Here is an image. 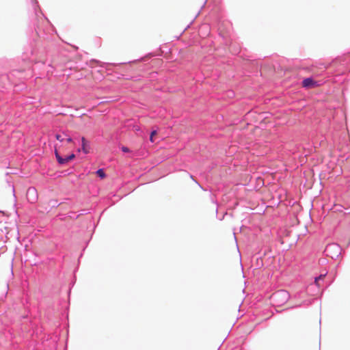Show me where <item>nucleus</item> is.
Segmentation results:
<instances>
[{
    "mask_svg": "<svg viewBox=\"0 0 350 350\" xmlns=\"http://www.w3.org/2000/svg\"><path fill=\"white\" fill-rule=\"evenodd\" d=\"M66 141H67V142H68V143H71V142H72V138H71V137H68V138H67V139H66Z\"/></svg>",
    "mask_w": 350,
    "mask_h": 350,
    "instance_id": "14",
    "label": "nucleus"
},
{
    "mask_svg": "<svg viewBox=\"0 0 350 350\" xmlns=\"http://www.w3.org/2000/svg\"><path fill=\"white\" fill-rule=\"evenodd\" d=\"M122 150L124 152H129V149L127 147H124V146H123V147L122 148Z\"/></svg>",
    "mask_w": 350,
    "mask_h": 350,
    "instance_id": "10",
    "label": "nucleus"
},
{
    "mask_svg": "<svg viewBox=\"0 0 350 350\" xmlns=\"http://www.w3.org/2000/svg\"><path fill=\"white\" fill-rule=\"evenodd\" d=\"M133 130H134L135 131H139V126H133Z\"/></svg>",
    "mask_w": 350,
    "mask_h": 350,
    "instance_id": "13",
    "label": "nucleus"
},
{
    "mask_svg": "<svg viewBox=\"0 0 350 350\" xmlns=\"http://www.w3.org/2000/svg\"><path fill=\"white\" fill-rule=\"evenodd\" d=\"M317 85V82L311 78H306L302 81V86L306 88H314Z\"/></svg>",
    "mask_w": 350,
    "mask_h": 350,
    "instance_id": "2",
    "label": "nucleus"
},
{
    "mask_svg": "<svg viewBox=\"0 0 350 350\" xmlns=\"http://www.w3.org/2000/svg\"><path fill=\"white\" fill-rule=\"evenodd\" d=\"M96 174H98V176H100L102 178L105 177V172H104L103 169L98 170L96 171Z\"/></svg>",
    "mask_w": 350,
    "mask_h": 350,
    "instance_id": "7",
    "label": "nucleus"
},
{
    "mask_svg": "<svg viewBox=\"0 0 350 350\" xmlns=\"http://www.w3.org/2000/svg\"><path fill=\"white\" fill-rule=\"evenodd\" d=\"M55 154L56 157V159L59 164H64V160L62 157H60L58 150L56 147H55Z\"/></svg>",
    "mask_w": 350,
    "mask_h": 350,
    "instance_id": "5",
    "label": "nucleus"
},
{
    "mask_svg": "<svg viewBox=\"0 0 350 350\" xmlns=\"http://www.w3.org/2000/svg\"><path fill=\"white\" fill-rule=\"evenodd\" d=\"M55 138H56L57 140L60 141V142H62V141L64 140V139L62 137V136H61L60 135H59V134H57V135H55Z\"/></svg>",
    "mask_w": 350,
    "mask_h": 350,
    "instance_id": "9",
    "label": "nucleus"
},
{
    "mask_svg": "<svg viewBox=\"0 0 350 350\" xmlns=\"http://www.w3.org/2000/svg\"><path fill=\"white\" fill-rule=\"evenodd\" d=\"M81 149L85 154H88L90 152L89 142L86 140V139L84 137L81 138Z\"/></svg>",
    "mask_w": 350,
    "mask_h": 350,
    "instance_id": "3",
    "label": "nucleus"
},
{
    "mask_svg": "<svg viewBox=\"0 0 350 350\" xmlns=\"http://www.w3.org/2000/svg\"><path fill=\"white\" fill-rule=\"evenodd\" d=\"M327 273L321 274L319 276L316 277L314 279V283L318 287H321L323 285V281Z\"/></svg>",
    "mask_w": 350,
    "mask_h": 350,
    "instance_id": "4",
    "label": "nucleus"
},
{
    "mask_svg": "<svg viewBox=\"0 0 350 350\" xmlns=\"http://www.w3.org/2000/svg\"><path fill=\"white\" fill-rule=\"evenodd\" d=\"M63 160H64V164L70 161L68 157H66V158H63Z\"/></svg>",
    "mask_w": 350,
    "mask_h": 350,
    "instance_id": "12",
    "label": "nucleus"
},
{
    "mask_svg": "<svg viewBox=\"0 0 350 350\" xmlns=\"http://www.w3.org/2000/svg\"><path fill=\"white\" fill-rule=\"evenodd\" d=\"M204 27L205 29H208V26H207V25H204Z\"/></svg>",
    "mask_w": 350,
    "mask_h": 350,
    "instance_id": "15",
    "label": "nucleus"
},
{
    "mask_svg": "<svg viewBox=\"0 0 350 350\" xmlns=\"http://www.w3.org/2000/svg\"><path fill=\"white\" fill-rule=\"evenodd\" d=\"M68 157L69 161H71V160H72L75 157V155L74 154H71Z\"/></svg>",
    "mask_w": 350,
    "mask_h": 350,
    "instance_id": "11",
    "label": "nucleus"
},
{
    "mask_svg": "<svg viewBox=\"0 0 350 350\" xmlns=\"http://www.w3.org/2000/svg\"><path fill=\"white\" fill-rule=\"evenodd\" d=\"M290 295L286 291H277L271 295L273 304L277 307L283 306L289 299Z\"/></svg>",
    "mask_w": 350,
    "mask_h": 350,
    "instance_id": "1",
    "label": "nucleus"
},
{
    "mask_svg": "<svg viewBox=\"0 0 350 350\" xmlns=\"http://www.w3.org/2000/svg\"><path fill=\"white\" fill-rule=\"evenodd\" d=\"M157 131L156 130L152 131L151 132L150 136V141L151 142H154V138L153 137H154L155 135H157Z\"/></svg>",
    "mask_w": 350,
    "mask_h": 350,
    "instance_id": "8",
    "label": "nucleus"
},
{
    "mask_svg": "<svg viewBox=\"0 0 350 350\" xmlns=\"http://www.w3.org/2000/svg\"><path fill=\"white\" fill-rule=\"evenodd\" d=\"M331 250H336V251L338 252L340 250V248L338 245L332 244V245H329L326 247L325 252H327L328 253Z\"/></svg>",
    "mask_w": 350,
    "mask_h": 350,
    "instance_id": "6",
    "label": "nucleus"
}]
</instances>
